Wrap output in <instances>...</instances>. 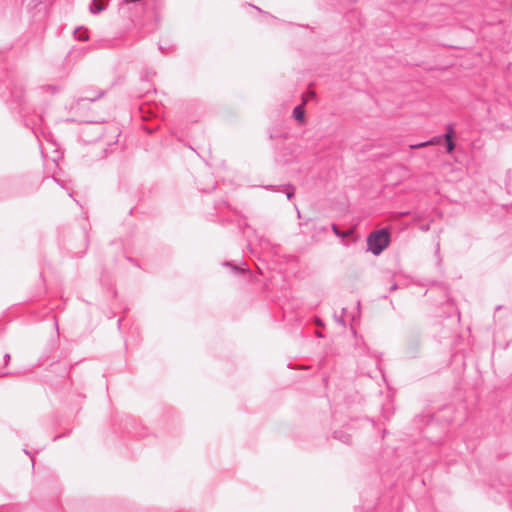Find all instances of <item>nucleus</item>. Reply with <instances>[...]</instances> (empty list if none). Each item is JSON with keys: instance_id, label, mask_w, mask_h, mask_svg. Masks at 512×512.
Wrapping results in <instances>:
<instances>
[{"instance_id": "nucleus-5", "label": "nucleus", "mask_w": 512, "mask_h": 512, "mask_svg": "<svg viewBox=\"0 0 512 512\" xmlns=\"http://www.w3.org/2000/svg\"><path fill=\"white\" fill-rule=\"evenodd\" d=\"M332 229L334 231V233L338 236V237H341V238H345V237H348L352 234V230H347V231H340L336 225H333L332 226Z\"/></svg>"}, {"instance_id": "nucleus-2", "label": "nucleus", "mask_w": 512, "mask_h": 512, "mask_svg": "<svg viewBox=\"0 0 512 512\" xmlns=\"http://www.w3.org/2000/svg\"><path fill=\"white\" fill-rule=\"evenodd\" d=\"M304 116H305V112L301 105H298L293 109V117L300 124H302L304 122Z\"/></svg>"}, {"instance_id": "nucleus-1", "label": "nucleus", "mask_w": 512, "mask_h": 512, "mask_svg": "<svg viewBox=\"0 0 512 512\" xmlns=\"http://www.w3.org/2000/svg\"><path fill=\"white\" fill-rule=\"evenodd\" d=\"M389 244V233L382 229L372 232L367 238L368 250L379 255Z\"/></svg>"}, {"instance_id": "nucleus-3", "label": "nucleus", "mask_w": 512, "mask_h": 512, "mask_svg": "<svg viewBox=\"0 0 512 512\" xmlns=\"http://www.w3.org/2000/svg\"><path fill=\"white\" fill-rule=\"evenodd\" d=\"M453 130H449V132L445 135V144L447 146V151L451 152L454 149V143L452 141V133Z\"/></svg>"}, {"instance_id": "nucleus-8", "label": "nucleus", "mask_w": 512, "mask_h": 512, "mask_svg": "<svg viewBox=\"0 0 512 512\" xmlns=\"http://www.w3.org/2000/svg\"><path fill=\"white\" fill-rule=\"evenodd\" d=\"M292 196H293V192H288V193H287V198H288V199H290Z\"/></svg>"}, {"instance_id": "nucleus-6", "label": "nucleus", "mask_w": 512, "mask_h": 512, "mask_svg": "<svg viewBox=\"0 0 512 512\" xmlns=\"http://www.w3.org/2000/svg\"><path fill=\"white\" fill-rule=\"evenodd\" d=\"M101 94H89V95H86L85 97H82L81 100H86V101H90V102H93L95 101L97 98L100 97Z\"/></svg>"}, {"instance_id": "nucleus-9", "label": "nucleus", "mask_w": 512, "mask_h": 512, "mask_svg": "<svg viewBox=\"0 0 512 512\" xmlns=\"http://www.w3.org/2000/svg\"><path fill=\"white\" fill-rule=\"evenodd\" d=\"M426 144H427V143H420V144L416 145L415 147H423V146H425Z\"/></svg>"}, {"instance_id": "nucleus-7", "label": "nucleus", "mask_w": 512, "mask_h": 512, "mask_svg": "<svg viewBox=\"0 0 512 512\" xmlns=\"http://www.w3.org/2000/svg\"><path fill=\"white\" fill-rule=\"evenodd\" d=\"M78 38H79V40L85 41L88 39V36H87L86 32L84 31V32H79Z\"/></svg>"}, {"instance_id": "nucleus-4", "label": "nucleus", "mask_w": 512, "mask_h": 512, "mask_svg": "<svg viewBox=\"0 0 512 512\" xmlns=\"http://www.w3.org/2000/svg\"><path fill=\"white\" fill-rule=\"evenodd\" d=\"M104 10V6L98 2V0H93L92 4L90 5V11L93 14H97Z\"/></svg>"}]
</instances>
